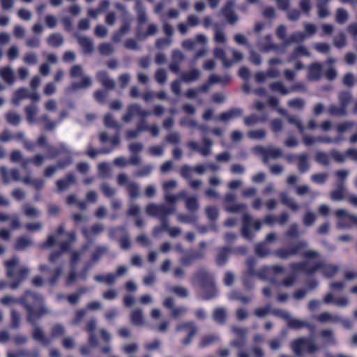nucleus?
I'll return each mask as SVG.
<instances>
[{
    "label": "nucleus",
    "instance_id": "obj_10",
    "mask_svg": "<svg viewBox=\"0 0 357 357\" xmlns=\"http://www.w3.org/2000/svg\"><path fill=\"white\" fill-rule=\"evenodd\" d=\"M184 330L188 331V335L181 340V343L184 346H187L191 343L194 336L197 333V327L195 323L192 321L179 324L176 326V331Z\"/></svg>",
    "mask_w": 357,
    "mask_h": 357
},
{
    "label": "nucleus",
    "instance_id": "obj_33",
    "mask_svg": "<svg viewBox=\"0 0 357 357\" xmlns=\"http://www.w3.org/2000/svg\"><path fill=\"white\" fill-rule=\"evenodd\" d=\"M47 42L51 47H57L62 45L63 43V38L59 33H54L50 34L47 38Z\"/></svg>",
    "mask_w": 357,
    "mask_h": 357
},
{
    "label": "nucleus",
    "instance_id": "obj_22",
    "mask_svg": "<svg viewBox=\"0 0 357 357\" xmlns=\"http://www.w3.org/2000/svg\"><path fill=\"white\" fill-rule=\"evenodd\" d=\"M349 215L344 209H337L335 211V216L338 219V225L340 227L348 228L351 227V224L348 223Z\"/></svg>",
    "mask_w": 357,
    "mask_h": 357
},
{
    "label": "nucleus",
    "instance_id": "obj_1",
    "mask_svg": "<svg viewBox=\"0 0 357 357\" xmlns=\"http://www.w3.org/2000/svg\"><path fill=\"white\" fill-rule=\"evenodd\" d=\"M0 301L3 305H21L26 311V321L31 325H36V321L49 314L43 296L31 290H26L20 298L6 296Z\"/></svg>",
    "mask_w": 357,
    "mask_h": 357
},
{
    "label": "nucleus",
    "instance_id": "obj_38",
    "mask_svg": "<svg viewBox=\"0 0 357 357\" xmlns=\"http://www.w3.org/2000/svg\"><path fill=\"white\" fill-rule=\"evenodd\" d=\"M6 122L12 126H18L21 121L20 116L13 111H9L5 114Z\"/></svg>",
    "mask_w": 357,
    "mask_h": 357
},
{
    "label": "nucleus",
    "instance_id": "obj_11",
    "mask_svg": "<svg viewBox=\"0 0 357 357\" xmlns=\"http://www.w3.org/2000/svg\"><path fill=\"white\" fill-rule=\"evenodd\" d=\"M176 185L177 183L174 180L167 181L162 185V189L165 193V199L169 204H174L178 199L185 196L184 192H181L177 195L169 193V191L175 188Z\"/></svg>",
    "mask_w": 357,
    "mask_h": 357
},
{
    "label": "nucleus",
    "instance_id": "obj_39",
    "mask_svg": "<svg viewBox=\"0 0 357 357\" xmlns=\"http://www.w3.org/2000/svg\"><path fill=\"white\" fill-rule=\"evenodd\" d=\"M130 320L135 326L142 325L144 324V317L142 310H134L130 314Z\"/></svg>",
    "mask_w": 357,
    "mask_h": 357
},
{
    "label": "nucleus",
    "instance_id": "obj_49",
    "mask_svg": "<svg viewBox=\"0 0 357 357\" xmlns=\"http://www.w3.org/2000/svg\"><path fill=\"white\" fill-rule=\"evenodd\" d=\"M349 17L347 11L344 9L339 8L336 10L335 21L340 24H344Z\"/></svg>",
    "mask_w": 357,
    "mask_h": 357
},
{
    "label": "nucleus",
    "instance_id": "obj_19",
    "mask_svg": "<svg viewBox=\"0 0 357 357\" xmlns=\"http://www.w3.org/2000/svg\"><path fill=\"white\" fill-rule=\"evenodd\" d=\"M76 179L73 173L70 172L62 179L56 181V185L59 192L67 190L70 185L75 183Z\"/></svg>",
    "mask_w": 357,
    "mask_h": 357
},
{
    "label": "nucleus",
    "instance_id": "obj_56",
    "mask_svg": "<svg viewBox=\"0 0 357 357\" xmlns=\"http://www.w3.org/2000/svg\"><path fill=\"white\" fill-rule=\"evenodd\" d=\"M328 112L332 116H344L346 114V108L343 106L337 107L336 105H331Z\"/></svg>",
    "mask_w": 357,
    "mask_h": 357
},
{
    "label": "nucleus",
    "instance_id": "obj_17",
    "mask_svg": "<svg viewBox=\"0 0 357 357\" xmlns=\"http://www.w3.org/2000/svg\"><path fill=\"white\" fill-rule=\"evenodd\" d=\"M255 149L258 152L263 155L264 161H266L268 158L276 159L282 155V151L280 148L266 149L263 146H259Z\"/></svg>",
    "mask_w": 357,
    "mask_h": 357
},
{
    "label": "nucleus",
    "instance_id": "obj_46",
    "mask_svg": "<svg viewBox=\"0 0 357 357\" xmlns=\"http://www.w3.org/2000/svg\"><path fill=\"white\" fill-rule=\"evenodd\" d=\"M31 241H30L26 237L20 236L18 237L16 240L15 244V249L17 250H22L25 249L26 247L31 245Z\"/></svg>",
    "mask_w": 357,
    "mask_h": 357
},
{
    "label": "nucleus",
    "instance_id": "obj_55",
    "mask_svg": "<svg viewBox=\"0 0 357 357\" xmlns=\"http://www.w3.org/2000/svg\"><path fill=\"white\" fill-rule=\"evenodd\" d=\"M339 100L340 105L347 108V105L351 100V94L349 91H342L339 94Z\"/></svg>",
    "mask_w": 357,
    "mask_h": 357
},
{
    "label": "nucleus",
    "instance_id": "obj_42",
    "mask_svg": "<svg viewBox=\"0 0 357 357\" xmlns=\"http://www.w3.org/2000/svg\"><path fill=\"white\" fill-rule=\"evenodd\" d=\"M0 75L3 79L8 83L12 84L14 82V75L11 68L9 67H5L0 69Z\"/></svg>",
    "mask_w": 357,
    "mask_h": 357
},
{
    "label": "nucleus",
    "instance_id": "obj_47",
    "mask_svg": "<svg viewBox=\"0 0 357 357\" xmlns=\"http://www.w3.org/2000/svg\"><path fill=\"white\" fill-rule=\"evenodd\" d=\"M24 112L26 113V119L29 123H33L35 121V117L37 112V109L36 105H29L24 107Z\"/></svg>",
    "mask_w": 357,
    "mask_h": 357
},
{
    "label": "nucleus",
    "instance_id": "obj_9",
    "mask_svg": "<svg viewBox=\"0 0 357 357\" xmlns=\"http://www.w3.org/2000/svg\"><path fill=\"white\" fill-rule=\"evenodd\" d=\"M253 227L256 231H259L261 227V222L259 220L253 221L251 216L248 213H244L242 218L241 235L247 240L252 241L254 235L250 229Z\"/></svg>",
    "mask_w": 357,
    "mask_h": 357
},
{
    "label": "nucleus",
    "instance_id": "obj_15",
    "mask_svg": "<svg viewBox=\"0 0 357 357\" xmlns=\"http://www.w3.org/2000/svg\"><path fill=\"white\" fill-rule=\"evenodd\" d=\"M285 268L280 265H273L271 266H264L261 268L259 273V278L264 280L270 277L271 275H276L280 273H284Z\"/></svg>",
    "mask_w": 357,
    "mask_h": 357
},
{
    "label": "nucleus",
    "instance_id": "obj_62",
    "mask_svg": "<svg viewBox=\"0 0 357 357\" xmlns=\"http://www.w3.org/2000/svg\"><path fill=\"white\" fill-rule=\"evenodd\" d=\"M287 104L290 107L303 109L305 106V101L302 98H296L289 100Z\"/></svg>",
    "mask_w": 357,
    "mask_h": 357
},
{
    "label": "nucleus",
    "instance_id": "obj_59",
    "mask_svg": "<svg viewBox=\"0 0 357 357\" xmlns=\"http://www.w3.org/2000/svg\"><path fill=\"white\" fill-rule=\"evenodd\" d=\"M316 215L314 213L311 211L305 213L303 218V222L304 225L306 227H310L312 225H314Z\"/></svg>",
    "mask_w": 357,
    "mask_h": 357
},
{
    "label": "nucleus",
    "instance_id": "obj_12",
    "mask_svg": "<svg viewBox=\"0 0 357 357\" xmlns=\"http://www.w3.org/2000/svg\"><path fill=\"white\" fill-rule=\"evenodd\" d=\"M73 162L72 157L68 155L62 160L57 161L55 165L47 166L43 172V176L46 178L52 176L58 169H63L71 165Z\"/></svg>",
    "mask_w": 357,
    "mask_h": 357
},
{
    "label": "nucleus",
    "instance_id": "obj_6",
    "mask_svg": "<svg viewBox=\"0 0 357 357\" xmlns=\"http://www.w3.org/2000/svg\"><path fill=\"white\" fill-rule=\"evenodd\" d=\"M151 114V112L142 109V107L139 105L137 103H133L128 106L127 112L122 116V120L124 122L128 123L135 116H138L141 117V120L138 122L137 125V130H139V132H140L143 130H147L148 127L149 126H147L146 124L145 118Z\"/></svg>",
    "mask_w": 357,
    "mask_h": 357
},
{
    "label": "nucleus",
    "instance_id": "obj_45",
    "mask_svg": "<svg viewBox=\"0 0 357 357\" xmlns=\"http://www.w3.org/2000/svg\"><path fill=\"white\" fill-rule=\"evenodd\" d=\"M107 251V248L104 245H98L96 248L94 252L91 255V260L93 262H98L100 259L104 255Z\"/></svg>",
    "mask_w": 357,
    "mask_h": 357
},
{
    "label": "nucleus",
    "instance_id": "obj_25",
    "mask_svg": "<svg viewBox=\"0 0 357 357\" xmlns=\"http://www.w3.org/2000/svg\"><path fill=\"white\" fill-rule=\"evenodd\" d=\"M35 325L36 327L33 328L32 332L33 338L38 342H40L43 345H48L50 343V340L47 338L41 328Z\"/></svg>",
    "mask_w": 357,
    "mask_h": 357
},
{
    "label": "nucleus",
    "instance_id": "obj_14",
    "mask_svg": "<svg viewBox=\"0 0 357 357\" xmlns=\"http://www.w3.org/2000/svg\"><path fill=\"white\" fill-rule=\"evenodd\" d=\"M204 255L203 250H190L184 253L180 259V262L184 266H189L195 261L203 259Z\"/></svg>",
    "mask_w": 357,
    "mask_h": 357
},
{
    "label": "nucleus",
    "instance_id": "obj_13",
    "mask_svg": "<svg viewBox=\"0 0 357 357\" xmlns=\"http://www.w3.org/2000/svg\"><path fill=\"white\" fill-rule=\"evenodd\" d=\"M271 313L276 317H280L287 320V325L290 328L300 329L303 328L305 325V321L291 318L289 317V314L287 312H284L280 310H273V311H271Z\"/></svg>",
    "mask_w": 357,
    "mask_h": 357
},
{
    "label": "nucleus",
    "instance_id": "obj_51",
    "mask_svg": "<svg viewBox=\"0 0 357 357\" xmlns=\"http://www.w3.org/2000/svg\"><path fill=\"white\" fill-rule=\"evenodd\" d=\"M248 137L252 139H262L266 135V132L264 129L252 130L248 132Z\"/></svg>",
    "mask_w": 357,
    "mask_h": 357
},
{
    "label": "nucleus",
    "instance_id": "obj_63",
    "mask_svg": "<svg viewBox=\"0 0 357 357\" xmlns=\"http://www.w3.org/2000/svg\"><path fill=\"white\" fill-rule=\"evenodd\" d=\"M23 208L24 215L27 217H37L40 214V212L36 208L31 206L28 204H24Z\"/></svg>",
    "mask_w": 357,
    "mask_h": 357
},
{
    "label": "nucleus",
    "instance_id": "obj_7",
    "mask_svg": "<svg viewBox=\"0 0 357 357\" xmlns=\"http://www.w3.org/2000/svg\"><path fill=\"white\" fill-rule=\"evenodd\" d=\"M70 76L72 78L82 77L79 82H73L66 89L68 92L76 91L79 89H86L91 86L92 81L90 77L83 76V69L80 65H74L70 70Z\"/></svg>",
    "mask_w": 357,
    "mask_h": 357
},
{
    "label": "nucleus",
    "instance_id": "obj_30",
    "mask_svg": "<svg viewBox=\"0 0 357 357\" xmlns=\"http://www.w3.org/2000/svg\"><path fill=\"white\" fill-rule=\"evenodd\" d=\"M213 55L216 59H220L222 61V65L225 68H229L232 65L231 60L227 58L226 53L222 48H215L213 51Z\"/></svg>",
    "mask_w": 357,
    "mask_h": 357
},
{
    "label": "nucleus",
    "instance_id": "obj_50",
    "mask_svg": "<svg viewBox=\"0 0 357 357\" xmlns=\"http://www.w3.org/2000/svg\"><path fill=\"white\" fill-rule=\"evenodd\" d=\"M29 91L25 88H20L15 91L14 93V97L13 98V102L15 104H17L18 102L22 99L28 98Z\"/></svg>",
    "mask_w": 357,
    "mask_h": 357
},
{
    "label": "nucleus",
    "instance_id": "obj_18",
    "mask_svg": "<svg viewBox=\"0 0 357 357\" xmlns=\"http://www.w3.org/2000/svg\"><path fill=\"white\" fill-rule=\"evenodd\" d=\"M96 79L107 90H112L115 87V82L109 77L108 73L105 70L98 71L96 74Z\"/></svg>",
    "mask_w": 357,
    "mask_h": 357
},
{
    "label": "nucleus",
    "instance_id": "obj_8",
    "mask_svg": "<svg viewBox=\"0 0 357 357\" xmlns=\"http://www.w3.org/2000/svg\"><path fill=\"white\" fill-rule=\"evenodd\" d=\"M307 247V243L305 241H300L289 247L276 249L273 252V255L281 259H287L291 256L298 255Z\"/></svg>",
    "mask_w": 357,
    "mask_h": 357
},
{
    "label": "nucleus",
    "instance_id": "obj_52",
    "mask_svg": "<svg viewBox=\"0 0 357 357\" xmlns=\"http://www.w3.org/2000/svg\"><path fill=\"white\" fill-rule=\"evenodd\" d=\"M264 121V119H261L255 114H250V116H245L243 119L244 124L248 127L255 126L257 123L263 122Z\"/></svg>",
    "mask_w": 357,
    "mask_h": 357
},
{
    "label": "nucleus",
    "instance_id": "obj_3",
    "mask_svg": "<svg viewBox=\"0 0 357 357\" xmlns=\"http://www.w3.org/2000/svg\"><path fill=\"white\" fill-rule=\"evenodd\" d=\"M291 268L297 272H303L309 275H312L318 270L321 269L324 275L327 278L333 277L339 270L338 266L335 264L319 262L316 263L313 266H309V263L307 261L292 263L291 264Z\"/></svg>",
    "mask_w": 357,
    "mask_h": 357
},
{
    "label": "nucleus",
    "instance_id": "obj_40",
    "mask_svg": "<svg viewBox=\"0 0 357 357\" xmlns=\"http://www.w3.org/2000/svg\"><path fill=\"white\" fill-rule=\"evenodd\" d=\"M269 88L271 91L279 92L282 95H287L291 92V90H289V89L286 88L283 83L281 82H275L273 83H271L269 84Z\"/></svg>",
    "mask_w": 357,
    "mask_h": 357
},
{
    "label": "nucleus",
    "instance_id": "obj_23",
    "mask_svg": "<svg viewBox=\"0 0 357 357\" xmlns=\"http://www.w3.org/2000/svg\"><path fill=\"white\" fill-rule=\"evenodd\" d=\"M47 150L49 152V158L51 159L55 158L63 153H69L68 149L63 143L59 144V146L57 147H54L53 146H47Z\"/></svg>",
    "mask_w": 357,
    "mask_h": 357
},
{
    "label": "nucleus",
    "instance_id": "obj_44",
    "mask_svg": "<svg viewBox=\"0 0 357 357\" xmlns=\"http://www.w3.org/2000/svg\"><path fill=\"white\" fill-rule=\"evenodd\" d=\"M185 207L191 213L197 211L199 208V202L196 197H189L185 200Z\"/></svg>",
    "mask_w": 357,
    "mask_h": 357
},
{
    "label": "nucleus",
    "instance_id": "obj_27",
    "mask_svg": "<svg viewBox=\"0 0 357 357\" xmlns=\"http://www.w3.org/2000/svg\"><path fill=\"white\" fill-rule=\"evenodd\" d=\"M255 252L259 257H266L270 255H273L266 242L261 241L257 243L255 246Z\"/></svg>",
    "mask_w": 357,
    "mask_h": 357
},
{
    "label": "nucleus",
    "instance_id": "obj_64",
    "mask_svg": "<svg viewBox=\"0 0 357 357\" xmlns=\"http://www.w3.org/2000/svg\"><path fill=\"white\" fill-rule=\"evenodd\" d=\"M155 79L159 84H164L167 80V72L163 68H159L155 73Z\"/></svg>",
    "mask_w": 357,
    "mask_h": 357
},
{
    "label": "nucleus",
    "instance_id": "obj_41",
    "mask_svg": "<svg viewBox=\"0 0 357 357\" xmlns=\"http://www.w3.org/2000/svg\"><path fill=\"white\" fill-rule=\"evenodd\" d=\"M126 190L131 199H136L139 196V185L135 182H129L126 185Z\"/></svg>",
    "mask_w": 357,
    "mask_h": 357
},
{
    "label": "nucleus",
    "instance_id": "obj_60",
    "mask_svg": "<svg viewBox=\"0 0 357 357\" xmlns=\"http://www.w3.org/2000/svg\"><path fill=\"white\" fill-rule=\"evenodd\" d=\"M328 178V174L326 173H318L314 174L311 176V180L312 182L317 184H324L326 183Z\"/></svg>",
    "mask_w": 357,
    "mask_h": 357
},
{
    "label": "nucleus",
    "instance_id": "obj_54",
    "mask_svg": "<svg viewBox=\"0 0 357 357\" xmlns=\"http://www.w3.org/2000/svg\"><path fill=\"white\" fill-rule=\"evenodd\" d=\"M347 44V38H346V36L345 34L343 33V32H340V33H338L337 36H335L334 37V39H333V45L337 47V48H342L343 47H344Z\"/></svg>",
    "mask_w": 357,
    "mask_h": 357
},
{
    "label": "nucleus",
    "instance_id": "obj_32",
    "mask_svg": "<svg viewBox=\"0 0 357 357\" xmlns=\"http://www.w3.org/2000/svg\"><path fill=\"white\" fill-rule=\"evenodd\" d=\"M213 320L218 324L223 325L226 322L227 312L222 307H218L214 310L213 313Z\"/></svg>",
    "mask_w": 357,
    "mask_h": 357
},
{
    "label": "nucleus",
    "instance_id": "obj_58",
    "mask_svg": "<svg viewBox=\"0 0 357 357\" xmlns=\"http://www.w3.org/2000/svg\"><path fill=\"white\" fill-rule=\"evenodd\" d=\"M226 210L230 213H239L243 212L246 210V205L245 204H232L226 207Z\"/></svg>",
    "mask_w": 357,
    "mask_h": 357
},
{
    "label": "nucleus",
    "instance_id": "obj_2",
    "mask_svg": "<svg viewBox=\"0 0 357 357\" xmlns=\"http://www.w3.org/2000/svg\"><path fill=\"white\" fill-rule=\"evenodd\" d=\"M193 280L204 292V300H211L217 296L218 291L214 277L204 268H200L196 271L193 275Z\"/></svg>",
    "mask_w": 357,
    "mask_h": 357
},
{
    "label": "nucleus",
    "instance_id": "obj_61",
    "mask_svg": "<svg viewBox=\"0 0 357 357\" xmlns=\"http://www.w3.org/2000/svg\"><path fill=\"white\" fill-rule=\"evenodd\" d=\"M165 140L168 143L178 144L181 142V135L177 132H172L166 135Z\"/></svg>",
    "mask_w": 357,
    "mask_h": 357
},
{
    "label": "nucleus",
    "instance_id": "obj_29",
    "mask_svg": "<svg viewBox=\"0 0 357 357\" xmlns=\"http://www.w3.org/2000/svg\"><path fill=\"white\" fill-rule=\"evenodd\" d=\"M281 203L290 208L292 211L296 212L298 210L299 206L295 202L294 199L289 197L285 192L280 194Z\"/></svg>",
    "mask_w": 357,
    "mask_h": 357
},
{
    "label": "nucleus",
    "instance_id": "obj_37",
    "mask_svg": "<svg viewBox=\"0 0 357 357\" xmlns=\"http://www.w3.org/2000/svg\"><path fill=\"white\" fill-rule=\"evenodd\" d=\"M200 76V72L199 70L194 68L186 73H184L181 77L183 81L185 82H191L193 81H196L199 79Z\"/></svg>",
    "mask_w": 357,
    "mask_h": 357
},
{
    "label": "nucleus",
    "instance_id": "obj_21",
    "mask_svg": "<svg viewBox=\"0 0 357 357\" xmlns=\"http://www.w3.org/2000/svg\"><path fill=\"white\" fill-rule=\"evenodd\" d=\"M243 115L241 108L232 107L227 112H222L219 116V119L222 121H227L232 118L241 117Z\"/></svg>",
    "mask_w": 357,
    "mask_h": 357
},
{
    "label": "nucleus",
    "instance_id": "obj_16",
    "mask_svg": "<svg viewBox=\"0 0 357 357\" xmlns=\"http://www.w3.org/2000/svg\"><path fill=\"white\" fill-rule=\"evenodd\" d=\"M231 252V249L228 246H222L217 248V254L215 256V263L218 266H225Z\"/></svg>",
    "mask_w": 357,
    "mask_h": 357
},
{
    "label": "nucleus",
    "instance_id": "obj_35",
    "mask_svg": "<svg viewBox=\"0 0 357 357\" xmlns=\"http://www.w3.org/2000/svg\"><path fill=\"white\" fill-rule=\"evenodd\" d=\"M218 340H219V337L216 335H205L203 337H202L200 342L199 343V347L200 348H204L213 344Z\"/></svg>",
    "mask_w": 357,
    "mask_h": 357
},
{
    "label": "nucleus",
    "instance_id": "obj_28",
    "mask_svg": "<svg viewBox=\"0 0 357 357\" xmlns=\"http://www.w3.org/2000/svg\"><path fill=\"white\" fill-rule=\"evenodd\" d=\"M78 43L82 48L84 54H91L93 51V44L92 40L86 36H80L78 38Z\"/></svg>",
    "mask_w": 357,
    "mask_h": 357
},
{
    "label": "nucleus",
    "instance_id": "obj_24",
    "mask_svg": "<svg viewBox=\"0 0 357 357\" xmlns=\"http://www.w3.org/2000/svg\"><path fill=\"white\" fill-rule=\"evenodd\" d=\"M279 112L286 116L287 121L290 124L296 126L301 133L304 132L305 128L301 121L297 116L287 114L286 111L283 109H280Z\"/></svg>",
    "mask_w": 357,
    "mask_h": 357
},
{
    "label": "nucleus",
    "instance_id": "obj_48",
    "mask_svg": "<svg viewBox=\"0 0 357 357\" xmlns=\"http://www.w3.org/2000/svg\"><path fill=\"white\" fill-rule=\"evenodd\" d=\"M203 146L199 147V153L202 155L206 156L211 153V148L212 146V141L207 137H203L202 139Z\"/></svg>",
    "mask_w": 357,
    "mask_h": 357
},
{
    "label": "nucleus",
    "instance_id": "obj_4",
    "mask_svg": "<svg viewBox=\"0 0 357 357\" xmlns=\"http://www.w3.org/2000/svg\"><path fill=\"white\" fill-rule=\"evenodd\" d=\"M19 260L17 257L5 261L4 265L6 268V276L8 278L14 279L8 286L12 289H15L19 287L21 283L27 278L29 270L26 267H21L16 272V266L18 265Z\"/></svg>",
    "mask_w": 357,
    "mask_h": 357
},
{
    "label": "nucleus",
    "instance_id": "obj_36",
    "mask_svg": "<svg viewBox=\"0 0 357 357\" xmlns=\"http://www.w3.org/2000/svg\"><path fill=\"white\" fill-rule=\"evenodd\" d=\"M104 125L107 128L115 129L116 131L120 132L121 125L114 119L111 114H107L104 116Z\"/></svg>",
    "mask_w": 357,
    "mask_h": 357
},
{
    "label": "nucleus",
    "instance_id": "obj_31",
    "mask_svg": "<svg viewBox=\"0 0 357 357\" xmlns=\"http://www.w3.org/2000/svg\"><path fill=\"white\" fill-rule=\"evenodd\" d=\"M331 0H317V14L319 17L325 18L329 15V10L327 7Z\"/></svg>",
    "mask_w": 357,
    "mask_h": 357
},
{
    "label": "nucleus",
    "instance_id": "obj_57",
    "mask_svg": "<svg viewBox=\"0 0 357 357\" xmlns=\"http://www.w3.org/2000/svg\"><path fill=\"white\" fill-rule=\"evenodd\" d=\"M11 323L10 327L12 328H17L20 326V313L15 310H12L10 312Z\"/></svg>",
    "mask_w": 357,
    "mask_h": 357
},
{
    "label": "nucleus",
    "instance_id": "obj_5",
    "mask_svg": "<svg viewBox=\"0 0 357 357\" xmlns=\"http://www.w3.org/2000/svg\"><path fill=\"white\" fill-rule=\"evenodd\" d=\"M290 347L295 356L298 357H301L304 353L314 354L319 349L312 338L306 337L294 340L291 342Z\"/></svg>",
    "mask_w": 357,
    "mask_h": 357
},
{
    "label": "nucleus",
    "instance_id": "obj_20",
    "mask_svg": "<svg viewBox=\"0 0 357 357\" xmlns=\"http://www.w3.org/2000/svg\"><path fill=\"white\" fill-rule=\"evenodd\" d=\"M322 67L319 63L314 62L308 68L307 78L310 81H318L321 79Z\"/></svg>",
    "mask_w": 357,
    "mask_h": 357
},
{
    "label": "nucleus",
    "instance_id": "obj_34",
    "mask_svg": "<svg viewBox=\"0 0 357 357\" xmlns=\"http://www.w3.org/2000/svg\"><path fill=\"white\" fill-rule=\"evenodd\" d=\"M256 259L253 257L248 258L246 260L247 274L250 276H257L259 278L261 268L258 271L255 269Z\"/></svg>",
    "mask_w": 357,
    "mask_h": 357
},
{
    "label": "nucleus",
    "instance_id": "obj_26",
    "mask_svg": "<svg viewBox=\"0 0 357 357\" xmlns=\"http://www.w3.org/2000/svg\"><path fill=\"white\" fill-rule=\"evenodd\" d=\"M298 169L300 173L303 174L307 172L310 169V164L308 162V155L307 153H303L298 156Z\"/></svg>",
    "mask_w": 357,
    "mask_h": 357
},
{
    "label": "nucleus",
    "instance_id": "obj_43",
    "mask_svg": "<svg viewBox=\"0 0 357 357\" xmlns=\"http://www.w3.org/2000/svg\"><path fill=\"white\" fill-rule=\"evenodd\" d=\"M175 211L174 204L172 206L159 205L158 211V218H167L169 215L173 213Z\"/></svg>",
    "mask_w": 357,
    "mask_h": 357
},
{
    "label": "nucleus",
    "instance_id": "obj_53",
    "mask_svg": "<svg viewBox=\"0 0 357 357\" xmlns=\"http://www.w3.org/2000/svg\"><path fill=\"white\" fill-rule=\"evenodd\" d=\"M65 327L61 324H56L51 328V336L53 338L61 337L65 333Z\"/></svg>",
    "mask_w": 357,
    "mask_h": 357
}]
</instances>
